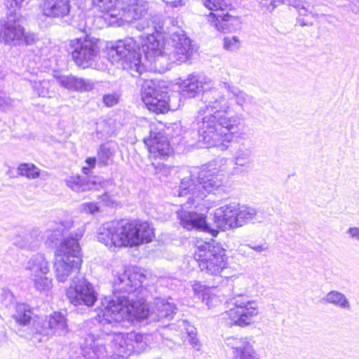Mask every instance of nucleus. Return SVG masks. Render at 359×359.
<instances>
[{
	"mask_svg": "<svg viewBox=\"0 0 359 359\" xmlns=\"http://www.w3.org/2000/svg\"><path fill=\"white\" fill-rule=\"evenodd\" d=\"M144 142L148 147L151 159H164L172 153L167 137L161 133H155L150 131L149 136L144 138Z\"/></svg>",
	"mask_w": 359,
	"mask_h": 359,
	"instance_id": "a211bd4d",
	"label": "nucleus"
},
{
	"mask_svg": "<svg viewBox=\"0 0 359 359\" xmlns=\"http://www.w3.org/2000/svg\"><path fill=\"white\" fill-rule=\"evenodd\" d=\"M34 35L25 33L15 15H8L0 29V41L9 45H29L34 41Z\"/></svg>",
	"mask_w": 359,
	"mask_h": 359,
	"instance_id": "dca6fc26",
	"label": "nucleus"
},
{
	"mask_svg": "<svg viewBox=\"0 0 359 359\" xmlns=\"http://www.w3.org/2000/svg\"><path fill=\"white\" fill-rule=\"evenodd\" d=\"M241 45L240 39L236 36H226L224 39L223 46L226 50L236 51L240 48Z\"/></svg>",
	"mask_w": 359,
	"mask_h": 359,
	"instance_id": "e433bc0d",
	"label": "nucleus"
},
{
	"mask_svg": "<svg viewBox=\"0 0 359 359\" xmlns=\"http://www.w3.org/2000/svg\"><path fill=\"white\" fill-rule=\"evenodd\" d=\"M100 200L103 202L107 206L109 207H114L118 205V203L116 200L114 196H111L109 194H104L100 197Z\"/></svg>",
	"mask_w": 359,
	"mask_h": 359,
	"instance_id": "49530a36",
	"label": "nucleus"
},
{
	"mask_svg": "<svg viewBox=\"0 0 359 359\" xmlns=\"http://www.w3.org/2000/svg\"><path fill=\"white\" fill-rule=\"evenodd\" d=\"M18 174L29 180L36 179L40 176L41 170L33 163H23L18 165Z\"/></svg>",
	"mask_w": 359,
	"mask_h": 359,
	"instance_id": "72a5a7b5",
	"label": "nucleus"
},
{
	"mask_svg": "<svg viewBox=\"0 0 359 359\" xmlns=\"http://www.w3.org/2000/svg\"><path fill=\"white\" fill-rule=\"evenodd\" d=\"M0 299L6 306L13 302L14 297L10 290L2 288L0 292Z\"/></svg>",
	"mask_w": 359,
	"mask_h": 359,
	"instance_id": "c03bdc74",
	"label": "nucleus"
},
{
	"mask_svg": "<svg viewBox=\"0 0 359 359\" xmlns=\"http://www.w3.org/2000/svg\"><path fill=\"white\" fill-rule=\"evenodd\" d=\"M67 186L72 191L80 193L90 190L94 187V183L86 180L79 175L69 176L65 180Z\"/></svg>",
	"mask_w": 359,
	"mask_h": 359,
	"instance_id": "c756f323",
	"label": "nucleus"
},
{
	"mask_svg": "<svg viewBox=\"0 0 359 359\" xmlns=\"http://www.w3.org/2000/svg\"><path fill=\"white\" fill-rule=\"evenodd\" d=\"M193 290L198 296H201L203 302L210 308L217 306L220 303V300L215 295L209 293V290L199 282L193 285Z\"/></svg>",
	"mask_w": 359,
	"mask_h": 359,
	"instance_id": "473e14b6",
	"label": "nucleus"
},
{
	"mask_svg": "<svg viewBox=\"0 0 359 359\" xmlns=\"http://www.w3.org/2000/svg\"><path fill=\"white\" fill-rule=\"evenodd\" d=\"M346 233L351 241L359 243V226H350Z\"/></svg>",
	"mask_w": 359,
	"mask_h": 359,
	"instance_id": "a18cd8bd",
	"label": "nucleus"
},
{
	"mask_svg": "<svg viewBox=\"0 0 359 359\" xmlns=\"http://www.w3.org/2000/svg\"><path fill=\"white\" fill-rule=\"evenodd\" d=\"M212 81L202 75H189L180 84L181 95L194 97L203 91V102L199 106L193 121L197 130L199 142L207 147L226 150L234 138H245V133L239 132L241 118L231 114L227 99L216 88H210Z\"/></svg>",
	"mask_w": 359,
	"mask_h": 359,
	"instance_id": "f257e3e1",
	"label": "nucleus"
},
{
	"mask_svg": "<svg viewBox=\"0 0 359 359\" xmlns=\"http://www.w3.org/2000/svg\"><path fill=\"white\" fill-rule=\"evenodd\" d=\"M93 5L102 12H106L108 15L116 19V22L118 20V11L117 7V0H91Z\"/></svg>",
	"mask_w": 359,
	"mask_h": 359,
	"instance_id": "2f4dec72",
	"label": "nucleus"
},
{
	"mask_svg": "<svg viewBox=\"0 0 359 359\" xmlns=\"http://www.w3.org/2000/svg\"><path fill=\"white\" fill-rule=\"evenodd\" d=\"M154 237L153 226L147 222L140 220L106 222L97 231L98 242L113 251L121 248H133L144 243H149Z\"/></svg>",
	"mask_w": 359,
	"mask_h": 359,
	"instance_id": "0eeeda50",
	"label": "nucleus"
},
{
	"mask_svg": "<svg viewBox=\"0 0 359 359\" xmlns=\"http://www.w3.org/2000/svg\"><path fill=\"white\" fill-rule=\"evenodd\" d=\"M33 314L32 309L29 305L20 303L16 304L15 312L13 317L19 325H27L32 319Z\"/></svg>",
	"mask_w": 359,
	"mask_h": 359,
	"instance_id": "7c9ffc66",
	"label": "nucleus"
},
{
	"mask_svg": "<svg viewBox=\"0 0 359 359\" xmlns=\"http://www.w3.org/2000/svg\"><path fill=\"white\" fill-rule=\"evenodd\" d=\"M236 165L248 168L252 163V149L243 144L240 145L233 155Z\"/></svg>",
	"mask_w": 359,
	"mask_h": 359,
	"instance_id": "c85d7f7f",
	"label": "nucleus"
},
{
	"mask_svg": "<svg viewBox=\"0 0 359 359\" xmlns=\"http://www.w3.org/2000/svg\"><path fill=\"white\" fill-rule=\"evenodd\" d=\"M72 222L55 223L53 226L42 234L43 239L46 238V243L48 245L56 244L57 241L62 236L65 229L71 228Z\"/></svg>",
	"mask_w": 359,
	"mask_h": 359,
	"instance_id": "a878e982",
	"label": "nucleus"
},
{
	"mask_svg": "<svg viewBox=\"0 0 359 359\" xmlns=\"http://www.w3.org/2000/svg\"><path fill=\"white\" fill-rule=\"evenodd\" d=\"M163 1L173 8L182 6L185 4V0H163Z\"/></svg>",
	"mask_w": 359,
	"mask_h": 359,
	"instance_id": "8fccbe9b",
	"label": "nucleus"
},
{
	"mask_svg": "<svg viewBox=\"0 0 359 359\" xmlns=\"http://www.w3.org/2000/svg\"><path fill=\"white\" fill-rule=\"evenodd\" d=\"M151 166L153 167L155 173L160 175L161 176H168L170 173L172 169L170 166L160 163H156L152 162Z\"/></svg>",
	"mask_w": 359,
	"mask_h": 359,
	"instance_id": "a19ab883",
	"label": "nucleus"
},
{
	"mask_svg": "<svg viewBox=\"0 0 359 359\" xmlns=\"http://www.w3.org/2000/svg\"><path fill=\"white\" fill-rule=\"evenodd\" d=\"M86 163L88 166H83L82 168L83 172L85 174H88L90 168H93L95 167L96 163V158L95 157H89L86 160Z\"/></svg>",
	"mask_w": 359,
	"mask_h": 359,
	"instance_id": "de8ad7c7",
	"label": "nucleus"
},
{
	"mask_svg": "<svg viewBox=\"0 0 359 359\" xmlns=\"http://www.w3.org/2000/svg\"><path fill=\"white\" fill-rule=\"evenodd\" d=\"M324 304L332 305L344 311H350L351 304L346 295L338 290H331L322 299Z\"/></svg>",
	"mask_w": 359,
	"mask_h": 359,
	"instance_id": "393cba45",
	"label": "nucleus"
},
{
	"mask_svg": "<svg viewBox=\"0 0 359 359\" xmlns=\"http://www.w3.org/2000/svg\"><path fill=\"white\" fill-rule=\"evenodd\" d=\"M149 2L147 0H130V3L118 11V20L117 24L123 25L125 23L130 24L135 21H140L136 28L138 30H144L149 26Z\"/></svg>",
	"mask_w": 359,
	"mask_h": 359,
	"instance_id": "4468645a",
	"label": "nucleus"
},
{
	"mask_svg": "<svg viewBox=\"0 0 359 359\" xmlns=\"http://www.w3.org/2000/svg\"><path fill=\"white\" fill-rule=\"evenodd\" d=\"M32 88L34 92L41 97L50 98L55 95V86L54 80H39L31 82Z\"/></svg>",
	"mask_w": 359,
	"mask_h": 359,
	"instance_id": "bb28decb",
	"label": "nucleus"
},
{
	"mask_svg": "<svg viewBox=\"0 0 359 359\" xmlns=\"http://www.w3.org/2000/svg\"><path fill=\"white\" fill-rule=\"evenodd\" d=\"M188 341L192 346L193 348L199 351L201 347V344L197 338L196 332L194 328H191L188 331Z\"/></svg>",
	"mask_w": 359,
	"mask_h": 359,
	"instance_id": "79ce46f5",
	"label": "nucleus"
},
{
	"mask_svg": "<svg viewBox=\"0 0 359 359\" xmlns=\"http://www.w3.org/2000/svg\"><path fill=\"white\" fill-rule=\"evenodd\" d=\"M84 226H81L74 233L63 238L55 252L54 269L55 278L60 283L73 278V283L67 290L71 304L91 306L97 299L93 285L83 278L74 280L80 271L82 263L79 241L83 236Z\"/></svg>",
	"mask_w": 359,
	"mask_h": 359,
	"instance_id": "20e7f679",
	"label": "nucleus"
},
{
	"mask_svg": "<svg viewBox=\"0 0 359 359\" xmlns=\"http://www.w3.org/2000/svg\"><path fill=\"white\" fill-rule=\"evenodd\" d=\"M43 240L42 232L39 229L23 232L13 238V243L20 248L28 250H34Z\"/></svg>",
	"mask_w": 359,
	"mask_h": 359,
	"instance_id": "5701e85b",
	"label": "nucleus"
},
{
	"mask_svg": "<svg viewBox=\"0 0 359 359\" xmlns=\"http://www.w3.org/2000/svg\"><path fill=\"white\" fill-rule=\"evenodd\" d=\"M120 100V95L117 93H107L103 95V104L107 107H111L118 104Z\"/></svg>",
	"mask_w": 359,
	"mask_h": 359,
	"instance_id": "ea45409f",
	"label": "nucleus"
},
{
	"mask_svg": "<svg viewBox=\"0 0 359 359\" xmlns=\"http://www.w3.org/2000/svg\"><path fill=\"white\" fill-rule=\"evenodd\" d=\"M232 304L233 308L221 315V320L229 327L249 326L259 315L258 302L243 297L242 294L235 293V297L232 299Z\"/></svg>",
	"mask_w": 359,
	"mask_h": 359,
	"instance_id": "1a4fd4ad",
	"label": "nucleus"
},
{
	"mask_svg": "<svg viewBox=\"0 0 359 359\" xmlns=\"http://www.w3.org/2000/svg\"><path fill=\"white\" fill-rule=\"evenodd\" d=\"M15 100L0 92V111L6 112L13 109Z\"/></svg>",
	"mask_w": 359,
	"mask_h": 359,
	"instance_id": "4c0bfd02",
	"label": "nucleus"
},
{
	"mask_svg": "<svg viewBox=\"0 0 359 359\" xmlns=\"http://www.w3.org/2000/svg\"><path fill=\"white\" fill-rule=\"evenodd\" d=\"M142 102L147 109L156 114H163L168 110H175L179 104L175 103L178 95L168 96L166 88L153 80H146L142 85Z\"/></svg>",
	"mask_w": 359,
	"mask_h": 359,
	"instance_id": "9b49d317",
	"label": "nucleus"
},
{
	"mask_svg": "<svg viewBox=\"0 0 359 359\" xmlns=\"http://www.w3.org/2000/svg\"><path fill=\"white\" fill-rule=\"evenodd\" d=\"M54 77L61 87L71 91H90L94 88L93 82L89 79L72 75H55Z\"/></svg>",
	"mask_w": 359,
	"mask_h": 359,
	"instance_id": "412c9836",
	"label": "nucleus"
},
{
	"mask_svg": "<svg viewBox=\"0 0 359 359\" xmlns=\"http://www.w3.org/2000/svg\"><path fill=\"white\" fill-rule=\"evenodd\" d=\"M250 248L257 252H262L267 249V246L265 245H251Z\"/></svg>",
	"mask_w": 359,
	"mask_h": 359,
	"instance_id": "603ef678",
	"label": "nucleus"
},
{
	"mask_svg": "<svg viewBox=\"0 0 359 359\" xmlns=\"http://www.w3.org/2000/svg\"><path fill=\"white\" fill-rule=\"evenodd\" d=\"M298 21L302 26H308V25H311L313 24V22L311 21H310L309 19H304V18H299L298 19Z\"/></svg>",
	"mask_w": 359,
	"mask_h": 359,
	"instance_id": "864d4df0",
	"label": "nucleus"
},
{
	"mask_svg": "<svg viewBox=\"0 0 359 359\" xmlns=\"http://www.w3.org/2000/svg\"><path fill=\"white\" fill-rule=\"evenodd\" d=\"M257 210L251 206H239L236 203V225L237 228L243 226L256 218Z\"/></svg>",
	"mask_w": 359,
	"mask_h": 359,
	"instance_id": "cd10ccee",
	"label": "nucleus"
},
{
	"mask_svg": "<svg viewBox=\"0 0 359 359\" xmlns=\"http://www.w3.org/2000/svg\"><path fill=\"white\" fill-rule=\"evenodd\" d=\"M229 278L232 281H236V280L238 283L245 280H244L245 279L244 277H239V276H236V275L230 276Z\"/></svg>",
	"mask_w": 359,
	"mask_h": 359,
	"instance_id": "5fc2aeb1",
	"label": "nucleus"
},
{
	"mask_svg": "<svg viewBox=\"0 0 359 359\" xmlns=\"http://www.w3.org/2000/svg\"><path fill=\"white\" fill-rule=\"evenodd\" d=\"M97 330L89 333L81 344L82 355L86 359H125L141 353L147 347V336L130 332L100 334Z\"/></svg>",
	"mask_w": 359,
	"mask_h": 359,
	"instance_id": "39448f33",
	"label": "nucleus"
},
{
	"mask_svg": "<svg viewBox=\"0 0 359 359\" xmlns=\"http://www.w3.org/2000/svg\"><path fill=\"white\" fill-rule=\"evenodd\" d=\"M281 4L292 6L295 8H299L301 5V0H280Z\"/></svg>",
	"mask_w": 359,
	"mask_h": 359,
	"instance_id": "3c124183",
	"label": "nucleus"
},
{
	"mask_svg": "<svg viewBox=\"0 0 359 359\" xmlns=\"http://www.w3.org/2000/svg\"><path fill=\"white\" fill-rule=\"evenodd\" d=\"M229 160L222 158L218 161L209 163L203 167L197 177L191 174L184 177L179 187L178 196H187V203L181 205V209L177 211V218L180 225L187 230L196 229L211 233L213 236L217 235L218 231L212 228L206 222V217L201 213L188 210L187 205L195 204L196 199H203L208 194H215L222 188L224 175L226 169L224 167Z\"/></svg>",
	"mask_w": 359,
	"mask_h": 359,
	"instance_id": "7ed1b4c3",
	"label": "nucleus"
},
{
	"mask_svg": "<svg viewBox=\"0 0 359 359\" xmlns=\"http://www.w3.org/2000/svg\"><path fill=\"white\" fill-rule=\"evenodd\" d=\"M194 257L200 269L210 275L217 276L227 266L228 257L218 243L198 242Z\"/></svg>",
	"mask_w": 359,
	"mask_h": 359,
	"instance_id": "9d476101",
	"label": "nucleus"
},
{
	"mask_svg": "<svg viewBox=\"0 0 359 359\" xmlns=\"http://www.w3.org/2000/svg\"><path fill=\"white\" fill-rule=\"evenodd\" d=\"M25 0H5L4 5L7 10V15H16V13L19 11L24 6Z\"/></svg>",
	"mask_w": 359,
	"mask_h": 359,
	"instance_id": "c9c22d12",
	"label": "nucleus"
},
{
	"mask_svg": "<svg viewBox=\"0 0 359 359\" xmlns=\"http://www.w3.org/2000/svg\"><path fill=\"white\" fill-rule=\"evenodd\" d=\"M135 41L126 38L118 41L107 49V58L113 65L128 71L133 76L140 75L145 71V65Z\"/></svg>",
	"mask_w": 359,
	"mask_h": 359,
	"instance_id": "6e6552de",
	"label": "nucleus"
},
{
	"mask_svg": "<svg viewBox=\"0 0 359 359\" xmlns=\"http://www.w3.org/2000/svg\"><path fill=\"white\" fill-rule=\"evenodd\" d=\"M259 4L263 10L272 12L279 4L280 0H259Z\"/></svg>",
	"mask_w": 359,
	"mask_h": 359,
	"instance_id": "37998d69",
	"label": "nucleus"
},
{
	"mask_svg": "<svg viewBox=\"0 0 359 359\" xmlns=\"http://www.w3.org/2000/svg\"><path fill=\"white\" fill-rule=\"evenodd\" d=\"M297 8L298 9V12L300 16H306L307 18L316 17V15L311 11H309L302 4L299 7Z\"/></svg>",
	"mask_w": 359,
	"mask_h": 359,
	"instance_id": "09e8293b",
	"label": "nucleus"
},
{
	"mask_svg": "<svg viewBox=\"0 0 359 359\" xmlns=\"http://www.w3.org/2000/svg\"><path fill=\"white\" fill-rule=\"evenodd\" d=\"M142 50L144 54L145 69L164 72L171 64H181L190 58L194 52L191 39L182 30L172 33L170 39L161 42L156 35L142 34Z\"/></svg>",
	"mask_w": 359,
	"mask_h": 359,
	"instance_id": "423d86ee",
	"label": "nucleus"
},
{
	"mask_svg": "<svg viewBox=\"0 0 359 359\" xmlns=\"http://www.w3.org/2000/svg\"><path fill=\"white\" fill-rule=\"evenodd\" d=\"M26 270L29 271V278L35 290L48 295L53 288V278L50 273V263L42 254L33 255L27 262Z\"/></svg>",
	"mask_w": 359,
	"mask_h": 359,
	"instance_id": "ddd939ff",
	"label": "nucleus"
},
{
	"mask_svg": "<svg viewBox=\"0 0 359 359\" xmlns=\"http://www.w3.org/2000/svg\"><path fill=\"white\" fill-rule=\"evenodd\" d=\"M225 344L232 351L231 359H259L252 337H228Z\"/></svg>",
	"mask_w": 359,
	"mask_h": 359,
	"instance_id": "f3484780",
	"label": "nucleus"
},
{
	"mask_svg": "<svg viewBox=\"0 0 359 359\" xmlns=\"http://www.w3.org/2000/svg\"><path fill=\"white\" fill-rule=\"evenodd\" d=\"M219 86L226 90L229 93V96L231 99H234L237 105L240 106L243 109H244L248 104L251 103L252 97L231 83L222 81L219 83Z\"/></svg>",
	"mask_w": 359,
	"mask_h": 359,
	"instance_id": "b1692460",
	"label": "nucleus"
},
{
	"mask_svg": "<svg viewBox=\"0 0 359 359\" xmlns=\"http://www.w3.org/2000/svg\"><path fill=\"white\" fill-rule=\"evenodd\" d=\"M68 332V325L65 316L61 312L54 311L43 321L37 332L44 336L65 335Z\"/></svg>",
	"mask_w": 359,
	"mask_h": 359,
	"instance_id": "6ab92c4d",
	"label": "nucleus"
},
{
	"mask_svg": "<svg viewBox=\"0 0 359 359\" xmlns=\"http://www.w3.org/2000/svg\"><path fill=\"white\" fill-rule=\"evenodd\" d=\"M69 0H41L40 8L45 16L63 18L69 13Z\"/></svg>",
	"mask_w": 359,
	"mask_h": 359,
	"instance_id": "4be33fe9",
	"label": "nucleus"
},
{
	"mask_svg": "<svg viewBox=\"0 0 359 359\" xmlns=\"http://www.w3.org/2000/svg\"><path fill=\"white\" fill-rule=\"evenodd\" d=\"M79 210L81 213L95 215L100 211V208L96 203L88 202L81 204Z\"/></svg>",
	"mask_w": 359,
	"mask_h": 359,
	"instance_id": "58836bf2",
	"label": "nucleus"
},
{
	"mask_svg": "<svg viewBox=\"0 0 359 359\" xmlns=\"http://www.w3.org/2000/svg\"><path fill=\"white\" fill-rule=\"evenodd\" d=\"M70 49L73 60L83 69L90 67L99 53L97 43L88 37L72 40Z\"/></svg>",
	"mask_w": 359,
	"mask_h": 359,
	"instance_id": "2eb2a0df",
	"label": "nucleus"
},
{
	"mask_svg": "<svg viewBox=\"0 0 359 359\" xmlns=\"http://www.w3.org/2000/svg\"><path fill=\"white\" fill-rule=\"evenodd\" d=\"M203 5L210 11L209 22L218 31L230 32L239 25V19L229 13L232 8L231 0H203Z\"/></svg>",
	"mask_w": 359,
	"mask_h": 359,
	"instance_id": "f8f14e48",
	"label": "nucleus"
},
{
	"mask_svg": "<svg viewBox=\"0 0 359 359\" xmlns=\"http://www.w3.org/2000/svg\"><path fill=\"white\" fill-rule=\"evenodd\" d=\"M145 276L135 266H123L116 272L113 281L114 294L102 300V306L96 320L103 325L112 327L123 320L148 319L150 322L172 318L176 309L174 304L167 299L156 298L150 305L143 297H139L145 289L142 283Z\"/></svg>",
	"mask_w": 359,
	"mask_h": 359,
	"instance_id": "f03ea898",
	"label": "nucleus"
},
{
	"mask_svg": "<svg viewBox=\"0 0 359 359\" xmlns=\"http://www.w3.org/2000/svg\"><path fill=\"white\" fill-rule=\"evenodd\" d=\"M236 214V203H231L217 208L214 212V225L223 231L237 228Z\"/></svg>",
	"mask_w": 359,
	"mask_h": 359,
	"instance_id": "aec40b11",
	"label": "nucleus"
},
{
	"mask_svg": "<svg viewBox=\"0 0 359 359\" xmlns=\"http://www.w3.org/2000/svg\"><path fill=\"white\" fill-rule=\"evenodd\" d=\"M114 147L109 143L102 144L97 153V157L100 163L103 165H107L114 153Z\"/></svg>",
	"mask_w": 359,
	"mask_h": 359,
	"instance_id": "f704fd0d",
	"label": "nucleus"
}]
</instances>
